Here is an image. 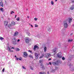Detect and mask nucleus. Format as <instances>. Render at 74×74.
<instances>
[{
    "label": "nucleus",
    "mask_w": 74,
    "mask_h": 74,
    "mask_svg": "<svg viewBox=\"0 0 74 74\" xmlns=\"http://www.w3.org/2000/svg\"><path fill=\"white\" fill-rule=\"evenodd\" d=\"M14 12L12 11L11 12V14H14Z\"/></svg>",
    "instance_id": "nucleus-30"
},
{
    "label": "nucleus",
    "mask_w": 74,
    "mask_h": 74,
    "mask_svg": "<svg viewBox=\"0 0 74 74\" xmlns=\"http://www.w3.org/2000/svg\"><path fill=\"white\" fill-rule=\"evenodd\" d=\"M11 26V25L10 24L9 25H8V27H10Z\"/></svg>",
    "instance_id": "nucleus-27"
},
{
    "label": "nucleus",
    "mask_w": 74,
    "mask_h": 74,
    "mask_svg": "<svg viewBox=\"0 0 74 74\" xmlns=\"http://www.w3.org/2000/svg\"><path fill=\"white\" fill-rule=\"evenodd\" d=\"M44 52H46V51H47V47H45L44 48Z\"/></svg>",
    "instance_id": "nucleus-18"
},
{
    "label": "nucleus",
    "mask_w": 74,
    "mask_h": 74,
    "mask_svg": "<svg viewBox=\"0 0 74 74\" xmlns=\"http://www.w3.org/2000/svg\"><path fill=\"white\" fill-rule=\"evenodd\" d=\"M4 39V38L0 36V40H3Z\"/></svg>",
    "instance_id": "nucleus-26"
},
{
    "label": "nucleus",
    "mask_w": 74,
    "mask_h": 74,
    "mask_svg": "<svg viewBox=\"0 0 74 74\" xmlns=\"http://www.w3.org/2000/svg\"><path fill=\"white\" fill-rule=\"evenodd\" d=\"M53 52L54 53V55H55V54H56V50L55 49H54L53 50Z\"/></svg>",
    "instance_id": "nucleus-14"
},
{
    "label": "nucleus",
    "mask_w": 74,
    "mask_h": 74,
    "mask_svg": "<svg viewBox=\"0 0 74 74\" xmlns=\"http://www.w3.org/2000/svg\"><path fill=\"white\" fill-rule=\"evenodd\" d=\"M69 66H71V64H69Z\"/></svg>",
    "instance_id": "nucleus-55"
},
{
    "label": "nucleus",
    "mask_w": 74,
    "mask_h": 74,
    "mask_svg": "<svg viewBox=\"0 0 74 74\" xmlns=\"http://www.w3.org/2000/svg\"><path fill=\"white\" fill-rule=\"evenodd\" d=\"M17 42H19V41H20V40H19V39L18 40H17Z\"/></svg>",
    "instance_id": "nucleus-41"
},
{
    "label": "nucleus",
    "mask_w": 74,
    "mask_h": 74,
    "mask_svg": "<svg viewBox=\"0 0 74 74\" xmlns=\"http://www.w3.org/2000/svg\"><path fill=\"white\" fill-rule=\"evenodd\" d=\"M22 67H23V69H26V68L24 67V66H22Z\"/></svg>",
    "instance_id": "nucleus-38"
},
{
    "label": "nucleus",
    "mask_w": 74,
    "mask_h": 74,
    "mask_svg": "<svg viewBox=\"0 0 74 74\" xmlns=\"http://www.w3.org/2000/svg\"><path fill=\"white\" fill-rule=\"evenodd\" d=\"M60 62H62V61L59 60H57L56 62H53L52 64L54 65V66H57L58 64H59V63H60Z\"/></svg>",
    "instance_id": "nucleus-2"
},
{
    "label": "nucleus",
    "mask_w": 74,
    "mask_h": 74,
    "mask_svg": "<svg viewBox=\"0 0 74 74\" xmlns=\"http://www.w3.org/2000/svg\"><path fill=\"white\" fill-rule=\"evenodd\" d=\"M0 5L2 7H4V5H3V2L2 1H1L0 2Z\"/></svg>",
    "instance_id": "nucleus-15"
},
{
    "label": "nucleus",
    "mask_w": 74,
    "mask_h": 74,
    "mask_svg": "<svg viewBox=\"0 0 74 74\" xmlns=\"http://www.w3.org/2000/svg\"><path fill=\"white\" fill-rule=\"evenodd\" d=\"M51 56V54L49 53H47L45 55V56L46 58H48L49 56Z\"/></svg>",
    "instance_id": "nucleus-10"
},
{
    "label": "nucleus",
    "mask_w": 74,
    "mask_h": 74,
    "mask_svg": "<svg viewBox=\"0 0 74 74\" xmlns=\"http://www.w3.org/2000/svg\"><path fill=\"white\" fill-rule=\"evenodd\" d=\"M18 59H19L20 60H21V58H18Z\"/></svg>",
    "instance_id": "nucleus-49"
},
{
    "label": "nucleus",
    "mask_w": 74,
    "mask_h": 74,
    "mask_svg": "<svg viewBox=\"0 0 74 74\" xmlns=\"http://www.w3.org/2000/svg\"><path fill=\"white\" fill-rule=\"evenodd\" d=\"M41 70H44L45 69V66H44L42 64H41L40 66Z\"/></svg>",
    "instance_id": "nucleus-6"
},
{
    "label": "nucleus",
    "mask_w": 74,
    "mask_h": 74,
    "mask_svg": "<svg viewBox=\"0 0 74 74\" xmlns=\"http://www.w3.org/2000/svg\"><path fill=\"white\" fill-rule=\"evenodd\" d=\"M39 62L40 63H41V62H42V60H39Z\"/></svg>",
    "instance_id": "nucleus-32"
},
{
    "label": "nucleus",
    "mask_w": 74,
    "mask_h": 74,
    "mask_svg": "<svg viewBox=\"0 0 74 74\" xmlns=\"http://www.w3.org/2000/svg\"><path fill=\"white\" fill-rule=\"evenodd\" d=\"M17 16V15H15V18H16V16Z\"/></svg>",
    "instance_id": "nucleus-46"
},
{
    "label": "nucleus",
    "mask_w": 74,
    "mask_h": 74,
    "mask_svg": "<svg viewBox=\"0 0 74 74\" xmlns=\"http://www.w3.org/2000/svg\"><path fill=\"white\" fill-rule=\"evenodd\" d=\"M11 46H8L7 50L9 52H13L14 51L10 49L11 48Z\"/></svg>",
    "instance_id": "nucleus-5"
},
{
    "label": "nucleus",
    "mask_w": 74,
    "mask_h": 74,
    "mask_svg": "<svg viewBox=\"0 0 74 74\" xmlns=\"http://www.w3.org/2000/svg\"><path fill=\"white\" fill-rule=\"evenodd\" d=\"M11 49H14V47H12V48H11Z\"/></svg>",
    "instance_id": "nucleus-45"
},
{
    "label": "nucleus",
    "mask_w": 74,
    "mask_h": 74,
    "mask_svg": "<svg viewBox=\"0 0 74 74\" xmlns=\"http://www.w3.org/2000/svg\"><path fill=\"white\" fill-rule=\"evenodd\" d=\"M73 41V40H71L70 39H69L68 40V42H71V41Z\"/></svg>",
    "instance_id": "nucleus-31"
},
{
    "label": "nucleus",
    "mask_w": 74,
    "mask_h": 74,
    "mask_svg": "<svg viewBox=\"0 0 74 74\" xmlns=\"http://www.w3.org/2000/svg\"><path fill=\"white\" fill-rule=\"evenodd\" d=\"M72 21V18H69V23H71V22Z\"/></svg>",
    "instance_id": "nucleus-16"
},
{
    "label": "nucleus",
    "mask_w": 74,
    "mask_h": 74,
    "mask_svg": "<svg viewBox=\"0 0 74 74\" xmlns=\"http://www.w3.org/2000/svg\"><path fill=\"white\" fill-rule=\"evenodd\" d=\"M15 58H16V56H15Z\"/></svg>",
    "instance_id": "nucleus-52"
},
{
    "label": "nucleus",
    "mask_w": 74,
    "mask_h": 74,
    "mask_svg": "<svg viewBox=\"0 0 74 74\" xmlns=\"http://www.w3.org/2000/svg\"><path fill=\"white\" fill-rule=\"evenodd\" d=\"M61 53H59L57 54V56H58V58H62V55H61Z\"/></svg>",
    "instance_id": "nucleus-7"
},
{
    "label": "nucleus",
    "mask_w": 74,
    "mask_h": 74,
    "mask_svg": "<svg viewBox=\"0 0 74 74\" xmlns=\"http://www.w3.org/2000/svg\"><path fill=\"white\" fill-rule=\"evenodd\" d=\"M49 64L50 65H51V64H52V63L51 62H49Z\"/></svg>",
    "instance_id": "nucleus-43"
},
{
    "label": "nucleus",
    "mask_w": 74,
    "mask_h": 74,
    "mask_svg": "<svg viewBox=\"0 0 74 74\" xmlns=\"http://www.w3.org/2000/svg\"><path fill=\"white\" fill-rule=\"evenodd\" d=\"M16 59L17 60H19V58H17Z\"/></svg>",
    "instance_id": "nucleus-42"
},
{
    "label": "nucleus",
    "mask_w": 74,
    "mask_h": 74,
    "mask_svg": "<svg viewBox=\"0 0 74 74\" xmlns=\"http://www.w3.org/2000/svg\"><path fill=\"white\" fill-rule=\"evenodd\" d=\"M18 35V32H16L14 34V36H16Z\"/></svg>",
    "instance_id": "nucleus-13"
},
{
    "label": "nucleus",
    "mask_w": 74,
    "mask_h": 74,
    "mask_svg": "<svg viewBox=\"0 0 74 74\" xmlns=\"http://www.w3.org/2000/svg\"><path fill=\"white\" fill-rule=\"evenodd\" d=\"M73 34L71 33V34L70 35L71 36H72L73 35Z\"/></svg>",
    "instance_id": "nucleus-47"
},
{
    "label": "nucleus",
    "mask_w": 74,
    "mask_h": 74,
    "mask_svg": "<svg viewBox=\"0 0 74 74\" xmlns=\"http://www.w3.org/2000/svg\"><path fill=\"white\" fill-rule=\"evenodd\" d=\"M27 11L28 10V9H27Z\"/></svg>",
    "instance_id": "nucleus-58"
},
{
    "label": "nucleus",
    "mask_w": 74,
    "mask_h": 74,
    "mask_svg": "<svg viewBox=\"0 0 74 74\" xmlns=\"http://www.w3.org/2000/svg\"><path fill=\"white\" fill-rule=\"evenodd\" d=\"M11 24L12 25H15V23L14 21H12V22Z\"/></svg>",
    "instance_id": "nucleus-17"
},
{
    "label": "nucleus",
    "mask_w": 74,
    "mask_h": 74,
    "mask_svg": "<svg viewBox=\"0 0 74 74\" xmlns=\"http://www.w3.org/2000/svg\"><path fill=\"white\" fill-rule=\"evenodd\" d=\"M16 39L15 38H13L12 40V42L13 45H16L18 44L17 42H16Z\"/></svg>",
    "instance_id": "nucleus-1"
},
{
    "label": "nucleus",
    "mask_w": 74,
    "mask_h": 74,
    "mask_svg": "<svg viewBox=\"0 0 74 74\" xmlns=\"http://www.w3.org/2000/svg\"><path fill=\"white\" fill-rule=\"evenodd\" d=\"M29 58H32V59H33V57L32 55H30L29 56Z\"/></svg>",
    "instance_id": "nucleus-24"
},
{
    "label": "nucleus",
    "mask_w": 74,
    "mask_h": 74,
    "mask_svg": "<svg viewBox=\"0 0 74 74\" xmlns=\"http://www.w3.org/2000/svg\"><path fill=\"white\" fill-rule=\"evenodd\" d=\"M30 68L31 70H33V68L32 67H30Z\"/></svg>",
    "instance_id": "nucleus-39"
},
{
    "label": "nucleus",
    "mask_w": 74,
    "mask_h": 74,
    "mask_svg": "<svg viewBox=\"0 0 74 74\" xmlns=\"http://www.w3.org/2000/svg\"><path fill=\"white\" fill-rule=\"evenodd\" d=\"M24 55H23V57L24 58H26L28 54H27V53L26 52H24Z\"/></svg>",
    "instance_id": "nucleus-8"
},
{
    "label": "nucleus",
    "mask_w": 74,
    "mask_h": 74,
    "mask_svg": "<svg viewBox=\"0 0 74 74\" xmlns=\"http://www.w3.org/2000/svg\"><path fill=\"white\" fill-rule=\"evenodd\" d=\"M55 71H56L55 69H53L51 71V72L52 73H54V72H55Z\"/></svg>",
    "instance_id": "nucleus-21"
},
{
    "label": "nucleus",
    "mask_w": 74,
    "mask_h": 74,
    "mask_svg": "<svg viewBox=\"0 0 74 74\" xmlns=\"http://www.w3.org/2000/svg\"><path fill=\"white\" fill-rule=\"evenodd\" d=\"M37 48V49H38L39 48V47L37 45H35L34 47V51H36V49Z\"/></svg>",
    "instance_id": "nucleus-11"
},
{
    "label": "nucleus",
    "mask_w": 74,
    "mask_h": 74,
    "mask_svg": "<svg viewBox=\"0 0 74 74\" xmlns=\"http://www.w3.org/2000/svg\"><path fill=\"white\" fill-rule=\"evenodd\" d=\"M73 9H74V5H73V7L70 8V10H73Z\"/></svg>",
    "instance_id": "nucleus-20"
},
{
    "label": "nucleus",
    "mask_w": 74,
    "mask_h": 74,
    "mask_svg": "<svg viewBox=\"0 0 74 74\" xmlns=\"http://www.w3.org/2000/svg\"><path fill=\"white\" fill-rule=\"evenodd\" d=\"M25 41L27 44H28L29 42V38L27 37H26L25 38Z\"/></svg>",
    "instance_id": "nucleus-4"
},
{
    "label": "nucleus",
    "mask_w": 74,
    "mask_h": 74,
    "mask_svg": "<svg viewBox=\"0 0 74 74\" xmlns=\"http://www.w3.org/2000/svg\"><path fill=\"white\" fill-rule=\"evenodd\" d=\"M47 73H48V74H49V72H47Z\"/></svg>",
    "instance_id": "nucleus-57"
},
{
    "label": "nucleus",
    "mask_w": 74,
    "mask_h": 74,
    "mask_svg": "<svg viewBox=\"0 0 74 74\" xmlns=\"http://www.w3.org/2000/svg\"><path fill=\"white\" fill-rule=\"evenodd\" d=\"M51 3L52 5H53V1H51Z\"/></svg>",
    "instance_id": "nucleus-34"
},
{
    "label": "nucleus",
    "mask_w": 74,
    "mask_h": 74,
    "mask_svg": "<svg viewBox=\"0 0 74 74\" xmlns=\"http://www.w3.org/2000/svg\"><path fill=\"white\" fill-rule=\"evenodd\" d=\"M72 48L73 49H74V46L72 47Z\"/></svg>",
    "instance_id": "nucleus-48"
},
{
    "label": "nucleus",
    "mask_w": 74,
    "mask_h": 74,
    "mask_svg": "<svg viewBox=\"0 0 74 74\" xmlns=\"http://www.w3.org/2000/svg\"><path fill=\"white\" fill-rule=\"evenodd\" d=\"M4 25L5 27H7L8 26V21H5L4 22Z\"/></svg>",
    "instance_id": "nucleus-9"
},
{
    "label": "nucleus",
    "mask_w": 74,
    "mask_h": 74,
    "mask_svg": "<svg viewBox=\"0 0 74 74\" xmlns=\"http://www.w3.org/2000/svg\"><path fill=\"white\" fill-rule=\"evenodd\" d=\"M56 59H54V60H56Z\"/></svg>",
    "instance_id": "nucleus-56"
},
{
    "label": "nucleus",
    "mask_w": 74,
    "mask_h": 74,
    "mask_svg": "<svg viewBox=\"0 0 74 74\" xmlns=\"http://www.w3.org/2000/svg\"><path fill=\"white\" fill-rule=\"evenodd\" d=\"M56 1H58V0H55Z\"/></svg>",
    "instance_id": "nucleus-53"
},
{
    "label": "nucleus",
    "mask_w": 74,
    "mask_h": 74,
    "mask_svg": "<svg viewBox=\"0 0 74 74\" xmlns=\"http://www.w3.org/2000/svg\"><path fill=\"white\" fill-rule=\"evenodd\" d=\"M34 20H35V21H37V18H34Z\"/></svg>",
    "instance_id": "nucleus-40"
},
{
    "label": "nucleus",
    "mask_w": 74,
    "mask_h": 74,
    "mask_svg": "<svg viewBox=\"0 0 74 74\" xmlns=\"http://www.w3.org/2000/svg\"><path fill=\"white\" fill-rule=\"evenodd\" d=\"M31 26H32V27H33V25H31Z\"/></svg>",
    "instance_id": "nucleus-54"
},
{
    "label": "nucleus",
    "mask_w": 74,
    "mask_h": 74,
    "mask_svg": "<svg viewBox=\"0 0 74 74\" xmlns=\"http://www.w3.org/2000/svg\"><path fill=\"white\" fill-rule=\"evenodd\" d=\"M27 18H29V16H27Z\"/></svg>",
    "instance_id": "nucleus-59"
},
{
    "label": "nucleus",
    "mask_w": 74,
    "mask_h": 74,
    "mask_svg": "<svg viewBox=\"0 0 74 74\" xmlns=\"http://www.w3.org/2000/svg\"><path fill=\"white\" fill-rule=\"evenodd\" d=\"M39 74H46V73L45 72H43V73L40 72Z\"/></svg>",
    "instance_id": "nucleus-22"
},
{
    "label": "nucleus",
    "mask_w": 74,
    "mask_h": 74,
    "mask_svg": "<svg viewBox=\"0 0 74 74\" xmlns=\"http://www.w3.org/2000/svg\"><path fill=\"white\" fill-rule=\"evenodd\" d=\"M16 51H19L20 50L19 48H17V49H16Z\"/></svg>",
    "instance_id": "nucleus-25"
},
{
    "label": "nucleus",
    "mask_w": 74,
    "mask_h": 74,
    "mask_svg": "<svg viewBox=\"0 0 74 74\" xmlns=\"http://www.w3.org/2000/svg\"><path fill=\"white\" fill-rule=\"evenodd\" d=\"M72 3H74V1H72Z\"/></svg>",
    "instance_id": "nucleus-50"
},
{
    "label": "nucleus",
    "mask_w": 74,
    "mask_h": 74,
    "mask_svg": "<svg viewBox=\"0 0 74 74\" xmlns=\"http://www.w3.org/2000/svg\"><path fill=\"white\" fill-rule=\"evenodd\" d=\"M28 52H30V53H31L32 54H33V52L32 51V50H29Z\"/></svg>",
    "instance_id": "nucleus-23"
},
{
    "label": "nucleus",
    "mask_w": 74,
    "mask_h": 74,
    "mask_svg": "<svg viewBox=\"0 0 74 74\" xmlns=\"http://www.w3.org/2000/svg\"><path fill=\"white\" fill-rule=\"evenodd\" d=\"M42 56H41L40 57V59L42 58V57H43V56H44V54H42Z\"/></svg>",
    "instance_id": "nucleus-35"
},
{
    "label": "nucleus",
    "mask_w": 74,
    "mask_h": 74,
    "mask_svg": "<svg viewBox=\"0 0 74 74\" xmlns=\"http://www.w3.org/2000/svg\"><path fill=\"white\" fill-rule=\"evenodd\" d=\"M64 28H67L68 27V24L67 23L66 21H64Z\"/></svg>",
    "instance_id": "nucleus-3"
},
{
    "label": "nucleus",
    "mask_w": 74,
    "mask_h": 74,
    "mask_svg": "<svg viewBox=\"0 0 74 74\" xmlns=\"http://www.w3.org/2000/svg\"><path fill=\"white\" fill-rule=\"evenodd\" d=\"M16 20H17V21H19L20 19H19V17H18L16 19Z\"/></svg>",
    "instance_id": "nucleus-29"
},
{
    "label": "nucleus",
    "mask_w": 74,
    "mask_h": 74,
    "mask_svg": "<svg viewBox=\"0 0 74 74\" xmlns=\"http://www.w3.org/2000/svg\"><path fill=\"white\" fill-rule=\"evenodd\" d=\"M5 2L6 3L7 2V1H5Z\"/></svg>",
    "instance_id": "nucleus-51"
},
{
    "label": "nucleus",
    "mask_w": 74,
    "mask_h": 74,
    "mask_svg": "<svg viewBox=\"0 0 74 74\" xmlns=\"http://www.w3.org/2000/svg\"><path fill=\"white\" fill-rule=\"evenodd\" d=\"M62 60H65V58H64V57H63L62 58Z\"/></svg>",
    "instance_id": "nucleus-28"
},
{
    "label": "nucleus",
    "mask_w": 74,
    "mask_h": 74,
    "mask_svg": "<svg viewBox=\"0 0 74 74\" xmlns=\"http://www.w3.org/2000/svg\"><path fill=\"white\" fill-rule=\"evenodd\" d=\"M26 34H27V35H28V36H30V34L29 32H27L26 33Z\"/></svg>",
    "instance_id": "nucleus-19"
},
{
    "label": "nucleus",
    "mask_w": 74,
    "mask_h": 74,
    "mask_svg": "<svg viewBox=\"0 0 74 74\" xmlns=\"http://www.w3.org/2000/svg\"><path fill=\"white\" fill-rule=\"evenodd\" d=\"M5 70V69L4 68H3V70H2V71L3 72H4V70Z\"/></svg>",
    "instance_id": "nucleus-36"
},
{
    "label": "nucleus",
    "mask_w": 74,
    "mask_h": 74,
    "mask_svg": "<svg viewBox=\"0 0 74 74\" xmlns=\"http://www.w3.org/2000/svg\"><path fill=\"white\" fill-rule=\"evenodd\" d=\"M51 59H51V58H49V60H49H49H51Z\"/></svg>",
    "instance_id": "nucleus-44"
},
{
    "label": "nucleus",
    "mask_w": 74,
    "mask_h": 74,
    "mask_svg": "<svg viewBox=\"0 0 74 74\" xmlns=\"http://www.w3.org/2000/svg\"><path fill=\"white\" fill-rule=\"evenodd\" d=\"M35 27H38V25H37V24H36L35 25Z\"/></svg>",
    "instance_id": "nucleus-37"
},
{
    "label": "nucleus",
    "mask_w": 74,
    "mask_h": 74,
    "mask_svg": "<svg viewBox=\"0 0 74 74\" xmlns=\"http://www.w3.org/2000/svg\"><path fill=\"white\" fill-rule=\"evenodd\" d=\"M35 56L36 59H37L38 58V54L37 53H35Z\"/></svg>",
    "instance_id": "nucleus-12"
},
{
    "label": "nucleus",
    "mask_w": 74,
    "mask_h": 74,
    "mask_svg": "<svg viewBox=\"0 0 74 74\" xmlns=\"http://www.w3.org/2000/svg\"><path fill=\"white\" fill-rule=\"evenodd\" d=\"M0 10L1 11H3V8H0Z\"/></svg>",
    "instance_id": "nucleus-33"
}]
</instances>
